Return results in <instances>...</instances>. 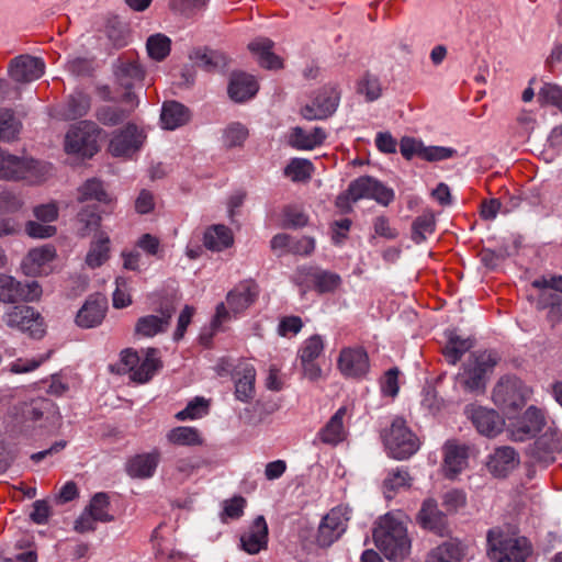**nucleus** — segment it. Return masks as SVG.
<instances>
[{
  "mask_svg": "<svg viewBox=\"0 0 562 562\" xmlns=\"http://www.w3.org/2000/svg\"><path fill=\"white\" fill-rule=\"evenodd\" d=\"M142 142L143 136L136 125L128 124L114 134L109 150L115 157L130 156L139 149Z\"/></svg>",
  "mask_w": 562,
  "mask_h": 562,
  "instance_id": "obj_20",
  "label": "nucleus"
},
{
  "mask_svg": "<svg viewBox=\"0 0 562 562\" xmlns=\"http://www.w3.org/2000/svg\"><path fill=\"white\" fill-rule=\"evenodd\" d=\"M468 449L465 446L447 443L445 446L443 471L449 479H454L465 467Z\"/></svg>",
  "mask_w": 562,
  "mask_h": 562,
  "instance_id": "obj_34",
  "label": "nucleus"
},
{
  "mask_svg": "<svg viewBox=\"0 0 562 562\" xmlns=\"http://www.w3.org/2000/svg\"><path fill=\"white\" fill-rule=\"evenodd\" d=\"M313 165L307 159L294 158L284 169V175L294 182L306 181L312 177Z\"/></svg>",
  "mask_w": 562,
  "mask_h": 562,
  "instance_id": "obj_49",
  "label": "nucleus"
},
{
  "mask_svg": "<svg viewBox=\"0 0 562 562\" xmlns=\"http://www.w3.org/2000/svg\"><path fill=\"white\" fill-rule=\"evenodd\" d=\"M527 389L517 376L499 379L493 390V401L502 409L516 411L526 402Z\"/></svg>",
  "mask_w": 562,
  "mask_h": 562,
  "instance_id": "obj_11",
  "label": "nucleus"
},
{
  "mask_svg": "<svg viewBox=\"0 0 562 562\" xmlns=\"http://www.w3.org/2000/svg\"><path fill=\"white\" fill-rule=\"evenodd\" d=\"M347 414L345 406L337 409V412L329 418L324 427L317 432V438L325 445L337 446L342 442L347 437V430L344 426V418Z\"/></svg>",
  "mask_w": 562,
  "mask_h": 562,
  "instance_id": "obj_28",
  "label": "nucleus"
},
{
  "mask_svg": "<svg viewBox=\"0 0 562 562\" xmlns=\"http://www.w3.org/2000/svg\"><path fill=\"white\" fill-rule=\"evenodd\" d=\"M436 221L430 212H425L413 222L412 238L416 244H420L435 232Z\"/></svg>",
  "mask_w": 562,
  "mask_h": 562,
  "instance_id": "obj_47",
  "label": "nucleus"
},
{
  "mask_svg": "<svg viewBox=\"0 0 562 562\" xmlns=\"http://www.w3.org/2000/svg\"><path fill=\"white\" fill-rule=\"evenodd\" d=\"M519 464V456L513 447L502 446L496 448L486 463L488 471L497 477H505Z\"/></svg>",
  "mask_w": 562,
  "mask_h": 562,
  "instance_id": "obj_22",
  "label": "nucleus"
},
{
  "mask_svg": "<svg viewBox=\"0 0 562 562\" xmlns=\"http://www.w3.org/2000/svg\"><path fill=\"white\" fill-rule=\"evenodd\" d=\"M487 557L492 562H526L532 553L531 542L522 536L492 528L486 533Z\"/></svg>",
  "mask_w": 562,
  "mask_h": 562,
  "instance_id": "obj_2",
  "label": "nucleus"
},
{
  "mask_svg": "<svg viewBox=\"0 0 562 562\" xmlns=\"http://www.w3.org/2000/svg\"><path fill=\"white\" fill-rule=\"evenodd\" d=\"M100 128L94 122L81 121L72 125L65 136V150L83 158H91L99 150Z\"/></svg>",
  "mask_w": 562,
  "mask_h": 562,
  "instance_id": "obj_7",
  "label": "nucleus"
},
{
  "mask_svg": "<svg viewBox=\"0 0 562 562\" xmlns=\"http://www.w3.org/2000/svg\"><path fill=\"white\" fill-rule=\"evenodd\" d=\"M167 439L177 446H200L203 443L200 431L194 427L179 426L167 434Z\"/></svg>",
  "mask_w": 562,
  "mask_h": 562,
  "instance_id": "obj_42",
  "label": "nucleus"
},
{
  "mask_svg": "<svg viewBox=\"0 0 562 562\" xmlns=\"http://www.w3.org/2000/svg\"><path fill=\"white\" fill-rule=\"evenodd\" d=\"M191 120V111L178 101H166L162 104L160 121L165 130L173 131Z\"/></svg>",
  "mask_w": 562,
  "mask_h": 562,
  "instance_id": "obj_31",
  "label": "nucleus"
},
{
  "mask_svg": "<svg viewBox=\"0 0 562 562\" xmlns=\"http://www.w3.org/2000/svg\"><path fill=\"white\" fill-rule=\"evenodd\" d=\"M4 161L0 167V178L5 180H29L31 182L41 180L49 167L41 162L20 158L7 153Z\"/></svg>",
  "mask_w": 562,
  "mask_h": 562,
  "instance_id": "obj_10",
  "label": "nucleus"
},
{
  "mask_svg": "<svg viewBox=\"0 0 562 562\" xmlns=\"http://www.w3.org/2000/svg\"><path fill=\"white\" fill-rule=\"evenodd\" d=\"M91 98L82 91H74L66 101L56 108L55 116L64 121H74L88 114Z\"/></svg>",
  "mask_w": 562,
  "mask_h": 562,
  "instance_id": "obj_24",
  "label": "nucleus"
},
{
  "mask_svg": "<svg viewBox=\"0 0 562 562\" xmlns=\"http://www.w3.org/2000/svg\"><path fill=\"white\" fill-rule=\"evenodd\" d=\"M110 498L106 493H97L91 499L89 505L85 508L94 519L99 522H110L114 517L109 513Z\"/></svg>",
  "mask_w": 562,
  "mask_h": 562,
  "instance_id": "obj_44",
  "label": "nucleus"
},
{
  "mask_svg": "<svg viewBox=\"0 0 562 562\" xmlns=\"http://www.w3.org/2000/svg\"><path fill=\"white\" fill-rule=\"evenodd\" d=\"M497 363V357L493 352L483 351L472 353L463 366V371L458 379L465 391L480 393L485 390L486 373Z\"/></svg>",
  "mask_w": 562,
  "mask_h": 562,
  "instance_id": "obj_6",
  "label": "nucleus"
},
{
  "mask_svg": "<svg viewBox=\"0 0 562 562\" xmlns=\"http://www.w3.org/2000/svg\"><path fill=\"white\" fill-rule=\"evenodd\" d=\"M324 340L321 335H313L305 339L299 350L300 361L316 360L324 351Z\"/></svg>",
  "mask_w": 562,
  "mask_h": 562,
  "instance_id": "obj_50",
  "label": "nucleus"
},
{
  "mask_svg": "<svg viewBox=\"0 0 562 562\" xmlns=\"http://www.w3.org/2000/svg\"><path fill=\"white\" fill-rule=\"evenodd\" d=\"M156 348H148L140 356L137 351L126 349L121 353V361L131 372V379L138 383L148 382L160 369L161 361Z\"/></svg>",
  "mask_w": 562,
  "mask_h": 562,
  "instance_id": "obj_9",
  "label": "nucleus"
},
{
  "mask_svg": "<svg viewBox=\"0 0 562 562\" xmlns=\"http://www.w3.org/2000/svg\"><path fill=\"white\" fill-rule=\"evenodd\" d=\"M126 116V111L116 106H102L97 112L98 121L108 126H114L122 123Z\"/></svg>",
  "mask_w": 562,
  "mask_h": 562,
  "instance_id": "obj_57",
  "label": "nucleus"
},
{
  "mask_svg": "<svg viewBox=\"0 0 562 562\" xmlns=\"http://www.w3.org/2000/svg\"><path fill=\"white\" fill-rule=\"evenodd\" d=\"M538 290L537 310H548L547 318L555 325L562 319V276L541 277L531 282Z\"/></svg>",
  "mask_w": 562,
  "mask_h": 562,
  "instance_id": "obj_5",
  "label": "nucleus"
},
{
  "mask_svg": "<svg viewBox=\"0 0 562 562\" xmlns=\"http://www.w3.org/2000/svg\"><path fill=\"white\" fill-rule=\"evenodd\" d=\"M45 72V63L40 57L20 55L9 65V75L20 83H27L40 79Z\"/></svg>",
  "mask_w": 562,
  "mask_h": 562,
  "instance_id": "obj_16",
  "label": "nucleus"
},
{
  "mask_svg": "<svg viewBox=\"0 0 562 562\" xmlns=\"http://www.w3.org/2000/svg\"><path fill=\"white\" fill-rule=\"evenodd\" d=\"M203 241L207 249L221 251L233 244L232 232L225 225H214L204 233Z\"/></svg>",
  "mask_w": 562,
  "mask_h": 562,
  "instance_id": "obj_40",
  "label": "nucleus"
},
{
  "mask_svg": "<svg viewBox=\"0 0 562 562\" xmlns=\"http://www.w3.org/2000/svg\"><path fill=\"white\" fill-rule=\"evenodd\" d=\"M467 412L473 426L481 435L492 438L502 432L505 422L496 411L482 406H471Z\"/></svg>",
  "mask_w": 562,
  "mask_h": 562,
  "instance_id": "obj_17",
  "label": "nucleus"
},
{
  "mask_svg": "<svg viewBox=\"0 0 562 562\" xmlns=\"http://www.w3.org/2000/svg\"><path fill=\"white\" fill-rule=\"evenodd\" d=\"M395 198L394 191L371 176H361L348 186L345 193L338 195L336 205L340 209L349 207V201L357 202L361 199L374 200L383 206H387Z\"/></svg>",
  "mask_w": 562,
  "mask_h": 562,
  "instance_id": "obj_3",
  "label": "nucleus"
},
{
  "mask_svg": "<svg viewBox=\"0 0 562 562\" xmlns=\"http://www.w3.org/2000/svg\"><path fill=\"white\" fill-rule=\"evenodd\" d=\"M160 462V452L154 449L150 452L138 453L130 458L125 471L132 479L145 480L154 476Z\"/></svg>",
  "mask_w": 562,
  "mask_h": 562,
  "instance_id": "obj_21",
  "label": "nucleus"
},
{
  "mask_svg": "<svg viewBox=\"0 0 562 562\" xmlns=\"http://www.w3.org/2000/svg\"><path fill=\"white\" fill-rule=\"evenodd\" d=\"M381 436L385 449L393 459H408L419 449L417 436L407 427L402 417H395Z\"/></svg>",
  "mask_w": 562,
  "mask_h": 562,
  "instance_id": "obj_4",
  "label": "nucleus"
},
{
  "mask_svg": "<svg viewBox=\"0 0 562 562\" xmlns=\"http://www.w3.org/2000/svg\"><path fill=\"white\" fill-rule=\"evenodd\" d=\"M300 273L310 278L314 283V288L319 293L333 292L341 282L339 274L330 271L318 270L313 267H303L300 269Z\"/></svg>",
  "mask_w": 562,
  "mask_h": 562,
  "instance_id": "obj_36",
  "label": "nucleus"
},
{
  "mask_svg": "<svg viewBox=\"0 0 562 562\" xmlns=\"http://www.w3.org/2000/svg\"><path fill=\"white\" fill-rule=\"evenodd\" d=\"M303 328L302 318L299 316H284L280 319L278 325V334L282 337L288 335H296Z\"/></svg>",
  "mask_w": 562,
  "mask_h": 562,
  "instance_id": "obj_62",
  "label": "nucleus"
},
{
  "mask_svg": "<svg viewBox=\"0 0 562 562\" xmlns=\"http://www.w3.org/2000/svg\"><path fill=\"white\" fill-rule=\"evenodd\" d=\"M173 307L167 306L160 310V315H146L139 317L135 325V334L143 337H154L165 333L173 315Z\"/></svg>",
  "mask_w": 562,
  "mask_h": 562,
  "instance_id": "obj_26",
  "label": "nucleus"
},
{
  "mask_svg": "<svg viewBox=\"0 0 562 562\" xmlns=\"http://www.w3.org/2000/svg\"><path fill=\"white\" fill-rule=\"evenodd\" d=\"M538 100L542 104H551L562 112V88L555 83H544L539 93Z\"/></svg>",
  "mask_w": 562,
  "mask_h": 562,
  "instance_id": "obj_55",
  "label": "nucleus"
},
{
  "mask_svg": "<svg viewBox=\"0 0 562 562\" xmlns=\"http://www.w3.org/2000/svg\"><path fill=\"white\" fill-rule=\"evenodd\" d=\"M106 311L108 301L103 295H90L77 312L75 322L81 328L97 327L104 319Z\"/></svg>",
  "mask_w": 562,
  "mask_h": 562,
  "instance_id": "obj_18",
  "label": "nucleus"
},
{
  "mask_svg": "<svg viewBox=\"0 0 562 562\" xmlns=\"http://www.w3.org/2000/svg\"><path fill=\"white\" fill-rule=\"evenodd\" d=\"M78 200L80 202L94 200L105 204H110L112 202V198L104 190L102 181L97 178L88 179L79 188Z\"/></svg>",
  "mask_w": 562,
  "mask_h": 562,
  "instance_id": "obj_41",
  "label": "nucleus"
},
{
  "mask_svg": "<svg viewBox=\"0 0 562 562\" xmlns=\"http://www.w3.org/2000/svg\"><path fill=\"white\" fill-rule=\"evenodd\" d=\"M412 477L404 468H395L389 471L383 481V488L386 498H392L393 494L400 488L409 487Z\"/></svg>",
  "mask_w": 562,
  "mask_h": 562,
  "instance_id": "obj_43",
  "label": "nucleus"
},
{
  "mask_svg": "<svg viewBox=\"0 0 562 562\" xmlns=\"http://www.w3.org/2000/svg\"><path fill=\"white\" fill-rule=\"evenodd\" d=\"M50 355H52V350H49L45 355H42V356H40L37 358H33V359L19 358L10 364V372L20 374V373H27V372L34 371L42 363H44L47 359H49Z\"/></svg>",
  "mask_w": 562,
  "mask_h": 562,
  "instance_id": "obj_58",
  "label": "nucleus"
},
{
  "mask_svg": "<svg viewBox=\"0 0 562 562\" xmlns=\"http://www.w3.org/2000/svg\"><path fill=\"white\" fill-rule=\"evenodd\" d=\"M326 136V132L322 127H313L306 131L296 126L291 132L289 144L299 150H312L322 145Z\"/></svg>",
  "mask_w": 562,
  "mask_h": 562,
  "instance_id": "obj_32",
  "label": "nucleus"
},
{
  "mask_svg": "<svg viewBox=\"0 0 562 562\" xmlns=\"http://www.w3.org/2000/svg\"><path fill=\"white\" fill-rule=\"evenodd\" d=\"M454 149L442 146H423L420 158L427 161H440L453 156Z\"/></svg>",
  "mask_w": 562,
  "mask_h": 562,
  "instance_id": "obj_64",
  "label": "nucleus"
},
{
  "mask_svg": "<svg viewBox=\"0 0 562 562\" xmlns=\"http://www.w3.org/2000/svg\"><path fill=\"white\" fill-rule=\"evenodd\" d=\"M268 525L263 516H257L240 536V548L248 554H257L268 546Z\"/></svg>",
  "mask_w": 562,
  "mask_h": 562,
  "instance_id": "obj_19",
  "label": "nucleus"
},
{
  "mask_svg": "<svg viewBox=\"0 0 562 562\" xmlns=\"http://www.w3.org/2000/svg\"><path fill=\"white\" fill-rule=\"evenodd\" d=\"M110 257V238L105 233H99L95 240L91 243L86 257V263L94 269L102 266Z\"/></svg>",
  "mask_w": 562,
  "mask_h": 562,
  "instance_id": "obj_39",
  "label": "nucleus"
},
{
  "mask_svg": "<svg viewBox=\"0 0 562 562\" xmlns=\"http://www.w3.org/2000/svg\"><path fill=\"white\" fill-rule=\"evenodd\" d=\"M210 0H169L168 7L171 11L190 16L194 12L206 7Z\"/></svg>",
  "mask_w": 562,
  "mask_h": 562,
  "instance_id": "obj_56",
  "label": "nucleus"
},
{
  "mask_svg": "<svg viewBox=\"0 0 562 562\" xmlns=\"http://www.w3.org/2000/svg\"><path fill=\"white\" fill-rule=\"evenodd\" d=\"M248 137V130L240 123L229 124L223 132V145L226 148L240 147Z\"/></svg>",
  "mask_w": 562,
  "mask_h": 562,
  "instance_id": "obj_51",
  "label": "nucleus"
},
{
  "mask_svg": "<svg viewBox=\"0 0 562 562\" xmlns=\"http://www.w3.org/2000/svg\"><path fill=\"white\" fill-rule=\"evenodd\" d=\"M190 58L206 71L224 68L227 65V58L222 52L209 48H199L194 50L190 55Z\"/></svg>",
  "mask_w": 562,
  "mask_h": 562,
  "instance_id": "obj_38",
  "label": "nucleus"
},
{
  "mask_svg": "<svg viewBox=\"0 0 562 562\" xmlns=\"http://www.w3.org/2000/svg\"><path fill=\"white\" fill-rule=\"evenodd\" d=\"M358 92L366 97L369 102L375 101L381 97V85L376 77L366 74L358 82Z\"/></svg>",
  "mask_w": 562,
  "mask_h": 562,
  "instance_id": "obj_53",
  "label": "nucleus"
},
{
  "mask_svg": "<svg viewBox=\"0 0 562 562\" xmlns=\"http://www.w3.org/2000/svg\"><path fill=\"white\" fill-rule=\"evenodd\" d=\"M235 396L240 402H249L255 396L256 370L250 363L239 364L233 374Z\"/></svg>",
  "mask_w": 562,
  "mask_h": 562,
  "instance_id": "obj_29",
  "label": "nucleus"
},
{
  "mask_svg": "<svg viewBox=\"0 0 562 562\" xmlns=\"http://www.w3.org/2000/svg\"><path fill=\"white\" fill-rule=\"evenodd\" d=\"M259 89L255 77L245 72L233 74L228 85V94L235 102L252 98Z\"/></svg>",
  "mask_w": 562,
  "mask_h": 562,
  "instance_id": "obj_30",
  "label": "nucleus"
},
{
  "mask_svg": "<svg viewBox=\"0 0 562 562\" xmlns=\"http://www.w3.org/2000/svg\"><path fill=\"white\" fill-rule=\"evenodd\" d=\"M273 45L268 37H257L248 44V49L258 57V63L263 68L280 69L283 64L281 58L272 53Z\"/></svg>",
  "mask_w": 562,
  "mask_h": 562,
  "instance_id": "obj_33",
  "label": "nucleus"
},
{
  "mask_svg": "<svg viewBox=\"0 0 562 562\" xmlns=\"http://www.w3.org/2000/svg\"><path fill=\"white\" fill-rule=\"evenodd\" d=\"M339 98L335 87H324L313 102L301 110L302 116L310 121L327 119L336 111Z\"/></svg>",
  "mask_w": 562,
  "mask_h": 562,
  "instance_id": "obj_15",
  "label": "nucleus"
},
{
  "mask_svg": "<svg viewBox=\"0 0 562 562\" xmlns=\"http://www.w3.org/2000/svg\"><path fill=\"white\" fill-rule=\"evenodd\" d=\"M53 407V403L46 398H36L21 405V414L24 422H38L44 418Z\"/></svg>",
  "mask_w": 562,
  "mask_h": 562,
  "instance_id": "obj_46",
  "label": "nucleus"
},
{
  "mask_svg": "<svg viewBox=\"0 0 562 562\" xmlns=\"http://www.w3.org/2000/svg\"><path fill=\"white\" fill-rule=\"evenodd\" d=\"M546 424L543 413L536 406L526 409L521 418L514 425L512 430L516 441H524L540 432Z\"/></svg>",
  "mask_w": 562,
  "mask_h": 562,
  "instance_id": "obj_23",
  "label": "nucleus"
},
{
  "mask_svg": "<svg viewBox=\"0 0 562 562\" xmlns=\"http://www.w3.org/2000/svg\"><path fill=\"white\" fill-rule=\"evenodd\" d=\"M42 295L36 281L22 283L11 276L0 274V301L3 303L34 302Z\"/></svg>",
  "mask_w": 562,
  "mask_h": 562,
  "instance_id": "obj_12",
  "label": "nucleus"
},
{
  "mask_svg": "<svg viewBox=\"0 0 562 562\" xmlns=\"http://www.w3.org/2000/svg\"><path fill=\"white\" fill-rule=\"evenodd\" d=\"M21 130V123L15 119L14 113L8 109H0V140H14Z\"/></svg>",
  "mask_w": 562,
  "mask_h": 562,
  "instance_id": "obj_45",
  "label": "nucleus"
},
{
  "mask_svg": "<svg viewBox=\"0 0 562 562\" xmlns=\"http://www.w3.org/2000/svg\"><path fill=\"white\" fill-rule=\"evenodd\" d=\"M339 372L347 379L362 380L370 370L368 352L362 347H345L337 359Z\"/></svg>",
  "mask_w": 562,
  "mask_h": 562,
  "instance_id": "obj_13",
  "label": "nucleus"
},
{
  "mask_svg": "<svg viewBox=\"0 0 562 562\" xmlns=\"http://www.w3.org/2000/svg\"><path fill=\"white\" fill-rule=\"evenodd\" d=\"M465 555V547L457 539H450L434 548L426 562H461Z\"/></svg>",
  "mask_w": 562,
  "mask_h": 562,
  "instance_id": "obj_35",
  "label": "nucleus"
},
{
  "mask_svg": "<svg viewBox=\"0 0 562 562\" xmlns=\"http://www.w3.org/2000/svg\"><path fill=\"white\" fill-rule=\"evenodd\" d=\"M417 522L426 530L442 536L447 529L446 515L439 510L437 502L432 498L425 499L417 514Z\"/></svg>",
  "mask_w": 562,
  "mask_h": 562,
  "instance_id": "obj_25",
  "label": "nucleus"
},
{
  "mask_svg": "<svg viewBox=\"0 0 562 562\" xmlns=\"http://www.w3.org/2000/svg\"><path fill=\"white\" fill-rule=\"evenodd\" d=\"M78 222L80 223L79 235L81 237L88 236L92 231L98 229L101 217L98 214L95 207H83L78 213Z\"/></svg>",
  "mask_w": 562,
  "mask_h": 562,
  "instance_id": "obj_52",
  "label": "nucleus"
},
{
  "mask_svg": "<svg viewBox=\"0 0 562 562\" xmlns=\"http://www.w3.org/2000/svg\"><path fill=\"white\" fill-rule=\"evenodd\" d=\"M207 404L204 398L196 397L194 401H191L187 407L176 414V418L179 420L186 419H195L201 417V412L206 409Z\"/></svg>",
  "mask_w": 562,
  "mask_h": 562,
  "instance_id": "obj_63",
  "label": "nucleus"
},
{
  "mask_svg": "<svg viewBox=\"0 0 562 562\" xmlns=\"http://www.w3.org/2000/svg\"><path fill=\"white\" fill-rule=\"evenodd\" d=\"M146 48L153 59L161 61L170 53L171 41L165 34L157 33L148 37Z\"/></svg>",
  "mask_w": 562,
  "mask_h": 562,
  "instance_id": "obj_48",
  "label": "nucleus"
},
{
  "mask_svg": "<svg viewBox=\"0 0 562 562\" xmlns=\"http://www.w3.org/2000/svg\"><path fill=\"white\" fill-rule=\"evenodd\" d=\"M115 291L113 292V306L115 308H123L132 303L131 295L126 291L127 280L124 277L115 279Z\"/></svg>",
  "mask_w": 562,
  "mask_h": 562,
  "instance_id": "obj_60",
  "label": "nucleus"
},
{
  "mask_svg": "<svg viewBox=\"0 0 562 562\" xmlns=\"http://www.w3.org/2000/svg\"><path fill=\"white\" fill-rule=\"evenodd\" d=\"M398 374L400 371L397 368L389 369L382 381H381V391L384 395L394 397L398 393Z\"/></svg>",
  "mask_w": 562,
  "mask_h": 562,
  "instance_id": "obj_61",
  "label": "nucleus"
},
{
  "mask_svg": "<svg viewBox=\"0 0 562 562\" xmlns=\"http://www.w3.org/2000/svg\"><path fill=\"white\" fill-rule=\"evenodd\" d=\"M467 504L465 493L460 490L448 491L442 498V506L448 513H456Z\"/></svg>",
  "mask_w": 562,
  "mask_h": 562,
  "instance_id": "obj_59",
  "label": "nucleus"
},
{
  "mask_svg": "<svg viewBox=\"0 0 562 562\" xmlns=\"http://www.w3.org/2000/svg\"><path fill=\"white\" fill-rule=\"evenodd\" d=\"M373 540L387 560L400 562L406 559L412 549L407 517L401 512H391L380 517L373 529Z\"/></svg>",
  "mask_w": 562,
  "mask_h": 562,
  "instance_id": "obj_1",
  "label": "nucleus"
},
{
  "mask_svg": "<svg viewBox=\"0 0 562 562\" xmlns=\"http://www.w3.org/2000/svg\"><path fill=\"white\" fill-rule=\"evenodd\" d=\"M473 340L470 338H463L457 335L454 331L447 334V344L442 350L446 360L450 364H456L462 356L473 347Z\"/></svg>",
  "mask_w": 562,
  "mask_h": 562,
  "instance_id": "obj_37",
  "label": "nucleus"
},
{
  "mask_svg": "<svg viewBox=\"0 0 562 562\" xmlns=\"http://www.w3.org/2000/svg\"><path fill=\"white\" fill-rule=\"evenodd\" d=\"M349 520L348 510L335 507L325 515L318 526L316 541L321 547H329L337 541L347 529Z\"/></svg>",
  "mask_w": 562,
  "mask_h": 562,
  "instance_id": "obj_14",
  "label": "nucleus"
},
{
  "mask_svg": "<svg viewBox=\"0 0 562 562\" xmlns=\"http://www.w3.org/2000/svg\"><path fill=\"white\" fill-rule=\"evenodd\" d=\"M246 499L241 496H234L223 503L221 519L223 522L239 519L244 515Z\"/></svg>",
  "mask_w": 562,
  "mask_h": 562,
  "instance_id": "obj_54",
  "label": "nucleus"
},
{
  "mask_svg": "<svg viewBox=\"0 0 562 562\" xmlns=\"http://www.w3.org/2000/svg\"><path fill=\"white\" fill-rule=\"evenodd\" d=\"M2 321L9 328L27 334L35 339L43 338L46 333L43 316L29 305H15L8 308Z\"/></svg>",
  "mask_w": 562,
  "mask_h": 562,
  "instance_id": "obj_8",
  "label": "nucleus"
},
{
  "mask_svg": "<svg viewBox=\"0 0 562 562\" xmlns=\"http://www.w3.org/2000/svg\"><path fill=\"white\" fill-rule=\"evenodd\" d=\"M258 295V285L255 282L246 281L229 291L226 300L231 311L239 314L254 304Z\"/></svg>",
  "mask_w": 562,
  "mask_h": 562,
  "instance_id": "obj_27",
  "label": "nucleus"
}]
</instances>
